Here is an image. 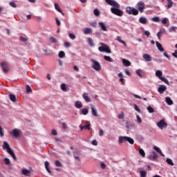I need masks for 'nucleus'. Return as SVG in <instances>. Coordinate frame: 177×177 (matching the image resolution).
<instances>
[{"label":"nucleus","instance_id":"obj_1","mask_svg":"<svg viewBox=\"0 0 177 177\" xmlns=\"http://www.w3.org/2000/svg\"><path fill=\"white\" fill-rule=\"evenodd\" d=\"M105 2L110 5V6H113L111 8V12L113 15H115L116 16H119L120 17H122V16H124V11L120 10V4L115 0H105Z\"/></svg>","mask_w":177,"mask_h":177},{"label":"nucleus","instance_id":"obj_2","mask_svg":"<svg viewBox=\"0 0 177 177\" xmlns=\"http://www.w3.org/2000/svg\"><path fill=\"white\" fill-rule=\"evenodd\" d=\"M3 148L6 149L8 154L12 157L15 161H17L16 154H15V152H13V150H12V148H10V146H9V144L6 141L3 142Z\"/></svg>","mask_w":177,"mask_h":177},{"label":"nucleus","instance_id":"obj_3","mask_svg":"<svg viewBox=\"0 0 177 177\" xmlns=\"http://www.w3.org/2000/svg\"><path fill=\"white\" fill-rule=\"evenodd\" d=\"M124 142H129L130 145H133V143H135V140H133V139L131 138V137H128V136L119 137L118 143L121 145V143H124Z\"/></svg>","mask_w":177,"mask_h":177},{"label":"nucleus","instance_id":"obj_4","mask_svg":"<svg viewBox=\"0 0 177 177\" xmlns=\"http://www.w3.org/2000/svg\"><path fill=\"white\" fill-rule=\"evenodd\" d=\"M101 46L98 47V50L100 52H105L106 53H111V50L109 47V46L104 44V43L101 42L100 44Z\"/></svg>","mask_w":177,"mask_h":177},{"label":"nucleus","instance_id":"obj_5","mask_svg":"<svg viewBox=\"0 0 177 177\" xmlns=\"http://www.w3.org/2000/svg\"><path fill=\"white\" fill-rule=\"evenodd\" d=\"M126 12L128 15H133V16H138L139 15V10H136L133 7H127L126 8Z\"/></svg>","mask_w":177,"mask_h":177},{"label":"nucleus","instance_id":"obj_6","mask_svg":"<svg viewBox=\"0 0 177 177\" xmlns=\"http://www.w3.org/2000/svg\"><path fill=\"white\" fill-rule=\"evenodd\" d=\"M92 62V68L95 70V71H100L102 70V65H100V63L99 62L95 60L94 59H91Z\"/></svg>","mask_w":177,"mask_h":177},{"label":"nucleus","instance_id":"obj_7","mask_svg":"<svg viewBox=\"0 0 177 177\" xmlns=\"http://www.w3.org/2000/svg\"><path fill=\"white\" fill-rule=\"evenodd\" d=\"M23 134V131L19 129H14L11 132V135L15 139H17V138H20Z\"/></svg>","mask_w":177,"mask_h":177},{"label":"nucleus","instance_id":"obj_8","mask_svg":"<svg viewBox=\"0 0 177 177\" xmlns=\"http://www.w3.org/2000/svg\"><path fill=\"white\" fill-rule=\"evenodd\" d=\"M136 6H137L138 10H139L140 13H143V12H145L146 5L145 4V3H143V1H139L136 4Z\"/></svg>","mask_w":177,"mask_h":177},{"label":"nucleus","instance_id":"obj_9","mask_svg":"<svg viewBox=\"0 0 177 177\" xmlns=\"http://www.w3.org/2000/svg\"><path fill=\"white\" fill-rule=\"evenodd\" d=\"M157 127L160 128V129H164V128H167L168 127V124L165 122L164 120H161L157 123Z\"/></svg>","mask_w":177,"mask_h":177},{"label":"nucleus","instance_id":"obj_10","mask_svg":"<svg viewBox=\"0 0 177 177\" xmlns=\"http://www.w3.org/2000/svg\"><path fill=\"white\" fill-rule=\"evenodd\" d=\"M1 66L2 67L3 73H9V66L8 65V64H6V62H1Z\"/></svg>","mask_w":177,"mask_h":177},{"label":"nucleus","instance_id":"obj_11","mask_svg":"<svg viewBox=\"0 0 177 177\" xmlns=\"http://www.w3.org/2000/svg\"><path fill=\"white\" fill-rule=\"evenodd\" d=\"M149 160H151V161H154L158 158V156H157V153L156 151H153L152 154L149 155L148 156Z\"/></svg>","mask_w":177,"mask_h":177},{"label":"nucleus","instance_id":"obj_12","mask_svg":"<svg viewBox=\"0 0 177 177\" xmlns=\"http://www.w3.org/2000/svg\"><path fill=\"white\" fill-rule=\"evenodd\" d=\"M21 174L24 176H31V171L27 169H23L21 170Z\"/></svg>","mask_w":177,"mask_h":177},{"label":"nucleus","instance_id":"obj_13","mask_svg":"<svg viewBox=\"0 0 177 177\" xmlns=\"http://www.w3.org/2000/svg\"><path fill=\"white\" fill-rule=\"evenodd\" d=\"M165 91H167V86H164V85H160L158 89V91L160 95H162V93H164Z\"/></svg>","mask_w":177,"mask_h":177},{"label":"nucleus","instance_id":"obj_14","mask_svg":"<svg viewBox=\"0 0 177 177\" xmlns=\"http://www.w3.org/2000/svg\"><path fill=\"white\" fill-rule=\"evenodd\" d=\"M165 34V28H162L160 29V31L157 33V37L158 38V39H161V36Z\"/></svg>","mask_w":177,"mask_h":177},{"label":"nucleus","instance_id":"obj_15","mask_svg":"<svg viewBox=\"0 0 177 177\" xmlns=\"http://www.w3.org/2000/svg\"><path fill=\"white\" fill-rule=\"evenodd\" d=\"M142 57L145 62H151V56L149 54H143Z\"/></svg>","mask_w":177,"mask_h":177},{"label":"nucleus","instance_id":"obj_16","mask_svg":"<svg viewBox=\"0 0 177 177\" xmlns=\"http://www.w3.org/2000/svg\"><path fill=\"white\" fill-rule=\"evenodd\" d=\"M82 97L87 102H91V98L89 97V96H88V93H84L82 94Z\"/></svg>","mask_w":177,"mask_h":177},{"label":"nucleus","instance_id":"obj_17","mask_svg":"<svg viewBox=\"0 0 177 177\" xmlns=\"http://www.w3.org/2000/svg\"><path fill=\"white\" fill-rule=\"evenodd\" d=\"M136 73L137 75H138V77H140V78H142L143 74H145V73H143V70H142V69H137L136 71Z\"/></svg>","mask_w":177,"mask_h":177},{"label":"nucleus","instance_id":"obj_18","mask_svg":"<svg viewBox=\"0 0 177 177\" xmlns=\"http://www.w3.org/2000/svg\"><path fill=\"white\" fill-rule=\"evenodd\" d=\"M44 165H45V168H46L47 172H48L50 175H52V171H50V169H49V162L46 161V162H44Z\"/></svg>","mask_w":177,"mask_h":177},{"label":"nucleus","instance_id":"obj_19","mask_svg":"<svg viewBox=\"0 0 177 177\" xmlns=\"http://www.w3.org/2000/svg\"><path fill=\"white\" fill-rule=\"evenodd\" d=\"M98 24H99L100 27H101V29L102 30V31H108L107 26L106 25H104V23L99 22Z\"/></svg>","mask_w":177,"mask_h":177},{"label":"nucleus","instance_id":"obj_20","mask_svg":"<svg viewBox=\"0 0 177 177\" xmlns=\"http://www.w3.org/2000/svg\"><path fill=\"white\" fill-rule=\"evenodd\" d=\"M156 47L158 48V50H160V52H164V48H162V46L161 45V44H160V42L156 41Z\"/></svg>","mask_w":177,"mask_h":177},{"label":"nucleus","instance_id":"obj_21","mask_svg":"<svg viewBox=\"0 0 177 177\" xmlns=\"http://www.w3.org/2000/svg\"><path fill=\"white\" fill-rule=\"evenodd\" d=\"M165 102L167 104H169V106H171V104H174V101H172V100L169 97H167L165 98Z\"/></svg>","mask_w":177,"mask_h":177},{"label":"nucleus","instance_id":"obj_22","mask_svg":"<svg viewBox=\"0 0 177 177\" xmlns=\"http://www.w3.org/2000/svg\"><path fill=\"white\" fill-rule=\"evenodd\" d=\"M84 34L88 35V34H92V28H86L84 30Z\"/></svg>","mask_w":177,"mask_h":177},{"label":"nucleus","instance_id":"obj_23","mask_svg":"<svg viewBox=\"0 0 177 177\" xmlns=\"http://www.w3.org/2000/svg\"><path fill=\"white\" fill-rule=\"evenodd\" d=\"M75 107H76V109H82V102L76 101L75 103Z\"/></svg>","mask_w":177,"mask_h":177},{"label":"nucleus","instance_id":"obj_24","mask_svg":"<svg viewBox=\"0 0 177 177\" xmlns=\"http://www.w3.org/2000/svg\"><path fill=\"white\" fill-rule=\"evenodd\" d=\"M10 97V100H11V102H13L14 103L15 102H17V98H16V95H15L14 94H10L9 95Z\"/></svg>","mask_w":177,"mask_h":177},{"label":"nucleus","instance_id":"obj_25","mask_svg":"<svg viewBox=\"0 0 177 177\" xmlns=\"http://www.w3.org/2000/svg\"><path fill=\"white\" fill-rule=\"evenodd\" d=\"M122 63L124 66H126V67H129V66H131V62L128 61L127 59H123Z\"/></svg>","mask_w":177,"mask_h":177},{"label":"nucleus","instance_id":"obj_26","mask_svg":"<svg viewBox=\"0 0 177 177\" xmlns=\"http://www.w3.org/2000/svg\"><path fill=\"white\" fill-rule=\"evenodd\" d=\"M153 150H156V151H157V153H159V154H160V156H162V157L165 156L162 154V151H161V149H160V148H158V147L153 146Z\"/></svg>","mask_w":177,"mask_h":177},{"label":"nucleus","instance_id":"obj_27","mask_svg":"<svg viewBox=\"0 0 177 177\" xmlns=\"http://www.w3.org/2000/svg\"><path fill=\"white\" fill-rule=\"evenodd\" d=\"M139 22L141 23V24H146L147 23V19L143 17H141L139 19Z\"/></svg>","mask_w":177,"mask_h":177},{"label":"nucleus","instance_id":"obj_28","mask_svg":"<svg viewBox=\"0 0 177 177\" xmlns=\"http://www.w3.org/2000/svg\"><path fill=\"white\" fill-rule=\"evenodd\" d=\"M167 9H171V8L174 6V1H172V0H167Z\"/></svg>","mask_w":177,"mask_h":177},{"label":"nucleus","instance_id":"obj_29","mask_svg":"<svg viewBox=\"0 0 177 177\" xmlns=\"http://www.w3.org/2000/svg\"><path fill=\"white\" fill-rule=\"evenodd\" d=\"M87 41H88V45H90L91 47L95 46V44L93 43V40L92 39V38L91 37L87 38Z\"/></svg>","mask_w":177,"mask_h":177},{"label":"nucleus","instance_id":"obj_30","mask_svg":"<svg viewBox=\"0 0 177 177\" xmlns=\"http://www.w3.org/2000/svg\"><path fill=\"white\" fill-rule=\"evenodd\" d=\"M91 113L94 117H97V111L93 107H91Z\"/></svg>","mask_w":177,"mask_h":177},{"label":"nucleus","instance_id":"obj_31","mask_svg":"<svg viewBox=\"0 0 177 177\" xmlns=\"http://www.w3.org/2000/svg\"><path fill=\"white\" fill-rule=\"evenodd\" d=\"M116 40L118 41V42H120V44H122L124 46L127 47V43H125L122 39H121V37H117Z\"/></svg>","mask_w":177,"mask_h":177},{"label":"nucleus","instance_id":"obj_32","mask_svg":"<svg viewBox=\"0 0 177 177\" xmlns=\"http://www.w3.org/2000/svg\"><path fill=\"white\" fill-rule=\"evenodd\" d=\"M166 162H167V164H169V165H171V167H174V162L172 161V159H171V158H167Z\"/></svg>","mask_w":177,"mask_h":177},{"label":"nucleus","instance_id":"obj_33","mask_svg":"<svg viewBox=\"0 0 177 177\" xmlns=\"http://www.w3.org/2000/svg\"><path fill=\"white\" fill-rule=\"evenodd\" d=\"M104 60H106V62H114V60H113V59L110 57V56L105 55V56L104 57Z\"/></svg>","mask_w":177,"mask_h":177},{"label":"nucleus","instance_id":"obj_34","mask_svg":"<svg viewBox=\"0 0 177 177\" xmlns=\"http://www.w3.org/2000/svg\"><path fill=\"white\" fill-rule=\"evenodd\" d=\"M139 154H140L142 157H145L146 156V153H145V150H143V149L142 148L139 149Z\"/></svg>","mask_w":177,"mask_h":177},{"label":"nucleus","instance_id":"obj_35","mask_svg":"<svg viewBox=\"0 0 177 177\" xmlns=\"http://www.w3.org/2000/svg\"><path fill=\"white\" fill-rule=\"evenodd\" d=\"M156 77H158V78H160L161 77H162V72L161 71H156Z\"/></svg>","mask_w":177,"mask_h":177},{"label":"nucleus","instance_id":"obj_36","mask_svg":"<svg viewBox=\"0 0 177 177\" xmlns=\"http://www.w3.org/2000/svg\"><path fill=\"white\" fill-rule=\"evenodd\" d=\"M55 8L59 12V13H62V9L60 8V6L57 3H55Z\"/></svg>","mask_w":177,"mask_h":177},{"label":"nucleus","instance_id":"obj_37","mask_svg":"<svg viewBox=\"0 0 177 177\" xmlns=\"http://www.w3.org/2000/svg\"><path fill=\"white\" fill-rule=\"evenodd\" d=\"M82 111V114H83V115H86V114H88L89 113V111L88 110V109H82L81 110Z\"/></svg>","mask_w":177,"mask_h":177},{"label":"nucleus","instance_id":"obj_38","mask_svg":"<svg viewBox=\"0 0 177 177\" xmlns=\"http://www.w3.org/2000/svg\"><path fill=\"white\" fill-rule=\"evenodd\" d=\"M59 57H60L61 59H63V57H64V56H66V53H64V51H60L58 54Z\"/></svg>","mask_w":177,"mask_h":177},{"label":"nucleus","instance_id":"obj_39","mask_svg":"<svg viewBox=\"0 0 177 177\" xmlns=\"http://www.w3.org/2000/svg\"><path fill=\"white\" fill-rule=\"evenodd\" d=\"M152 21H155V23H160V17H154L151 19Z\"/></svg>","mask_w":177,"mask_h":177},{"label":"nucleus","instance_id":"obj_40","mask_svg":"<svg viewBox=\"0 0 177 177\" xmlns=\"http://www.w3.org/2000/svg\"><path fill=\"white\" fill-rule=\"evenodd\" d=\"M87 124L84 126V129H88V131H91V124L86 122Z\"/></svg>","mask_w":177,"mask_h":177},{"label":"nucleus","instance_id":"obj_41","mask_svg":"<svg viewBox=\"0 0 177 177\" xmlns=\"http://www.w3.org/2000/svg\"><path fill=\"white\" fill-rule=\"evenodd\" d=\"M133 127H134V125L133 124H129L128 122H127V123H126V128L127 129H132V128H133Z\"/></svg>","mask_w":177,"mask_h":177},{"label":"nucleus","instance_id":"obj_42","mask_svg":"<svg viewBox=\"0 0 177 177\" xmlns=\"http://www.w3.org/2000/svg\"><path fill=\"white\" fill-rule=\"evenodd\" d=\"M93 13H94L95 16H97V17L100 16V11H99V10H97V9H95L93 11Z\"/></svg>","mask_w":177,"mask_h":177},{"label":"nucleus","instance_id":"obj_43","mask_svg":"<svg viewBox=\"0 0 177 177\" xmlns=\"http://www.w3.org/2000/svg\"><path fill=\"white\" fill-rule=\"evenodd\" d=\"M147 110H148L149 113H150L156 112V111L153 109V107H151L150 106H149L147 107Z\"/></svg>","mask_w":177,"mask_h":177},{"label":"nucleus","instance_id":"obj_44","mask_svg":"<svg viewBox=\"0 0 177 177\" xmlns=\"http://www.w3.org/2000/svg\"><path fill=\"white\" fill-rule=\"evenodd\" d=\"M140 177H146V176L147 175V172H146L145 171H140Z\"/></svg>","mask_w":177,"mask_h":177},{"label":"nucleus","instance_id":"obj_45","mask_svg":"<svg viewBox=\"0 0 177 177\" xmlns=\"http://www.w3.org/2000/svg\"><path fill=\"white\" fill-rule=\"evenodd\" d=\"M10 6H12V8H17V5L15 1H10L9 3Z\"/></svg>","mask_w":177,"mask_h":177},{"label":"nucleus","instance_id":"obj_46","mask_svg":"<svg viewBox=\"0 0 177 177\" xmlns=\"http://www.w3.org/2000/svg\"><path fill=\"white\" fill-rule=\"evenodd\" d=\"M61 89H62V91H64V92H66V91L67 89V88L66 87V84L62 83L61 84Z\"/></svg>","mask_w":177,"mask_h":177},{"label":"nucleus","instance_id":"obj_47","mask_svg":"<svg viewBox=\"0 0 177 177\" xmlns=\"http://www.w3.org/2000/svg\"><path fill=\"white\" fill-rule=\"evenodd\" d=\"M26 92L27 93H31V92H32L31 87L28 85H26Z\"/></svg>","mask_w":177,"mask_h":177},{"label":"nucleus","instance_id":"obj_48","mask_svg":"<svg viewBox=\"0 0 177 177\" xmlns=\"http://www.w3.org/2000/svg\"><path fill=\"white\" fill-rule=\"evenodd\" d=\"M49 39H50V42H51L52 44H56V42H57L56 38H55V37H50L49 38Z\"/></svg>","mask_w":177,"mask_h":177},{"label":"nucleus","instance_id":"obj_49","mask_svg":"<svg viewBox=\"0 0 177 177\" xmlns=\"http://www.w3.org/2000/svg\"><path fill=\"white\" fill-rule=\"evenodd\" d=\"M177 27L176 26H172L171 28H170L169 29V32H175L176 30Z\"/></svg>","mask_w":177,"mask_h":177},{"label":"nucleus","instance_id":"obj_50","mask_svg":"<svg viewBox=\"0 0 177 177\" xmlns=\"http://www.w3.org/2000/svg\"><path fill=\"white\" fill-rule=\"evenodd\" d=\"M55 165L57 167H63V165L59 160H56L55 162Z\"/></svg>","mask_w":177,"mask_h":177},{"label":"nucleus","instance_id":"obj_51","mask_svg":"<svg viewBox=\"0 0 177 177\" xmlns=\"http://www.w3.org/2000/svg\"><path fill=\"white\" fill-rule=\"evenodd\" d=\"M4 162L6 164V165H9L10 164V160H9L8 158H4Z\"/></svg>","mask_w":177,"mask_h":177},{"label":"nucleus","instance_id":"obj_52","mask_svg":"<svg viewBox=\"0 0 177 177\" xmlns=\"http://www.w3.org/2000/svg\"><path fill=\"white\" fill-rule=\"evenodd\" d=\"M5 134L3 133V128L0 125V136L2 138Z\"/></svg>","mask_w":177,"mask_h":177},{"label":"nucleus","instance_id":"obj_53","mask_svg":"<svg viewBox=\"0 0 177 177\" xmlns=\"http://www.w3.org/2000/svg\"><path fill=\"white\" fill-rule=\"evenodd\" d=\"M134 109L136 110V111H138V113H140V109H139V106H138V105L134 104Z\"/></svg>","mask_w":177,"mask_h":177},{"label":"nucleus","instance_id":"obj_54","mask_svg":"<svg viewBox=\"0 0 177 177\" xmlns=\"http://www.w3.org/2000/svg\"><path fill=\"white\" fill-rule=\"evenodd\" d=\"M68 37L71 38V39H75V35L69 33Z\"/></svg>","mask_w":177,"mask_h":177},{"label":"nucleus","instance_id":"obj_55","mask_svg":"<svg viewBox=\"0 0 177 177\" xmlns=\"http://www.w3.org/2000/svg\"><path fill=\"white\" fill-rule=\"evenodd\" d=\"M103 135H104V131H103V129H100V130H99V136H103Z\"/></svg>","mask_w":177,"mask_h":177},{"label":"nucleus","instance_id":"obj_56","mask_svg":"<svg viewBox=\"0 0 177 177\" xmlns=\"http://www.w3.org/2000/svg\"><path fill=\"white\" fill-rule=\"evenodd\" d=\"M64 46H65V48H70V46H71V44L69 42H65Z\"/></svg>","mask_w":177,"mask_h":177},{"label":"nucleus","instance_id":"obj_57","mask_svg":"<svg viewBox=\"0 0 177 177\" xmlns=\"http://www.w3.org/2000/svg\"><path fill=\"white\" fill-rule=\"evenodd\" d=\"M55 21H56V24H57V26H60L62 24V22L60 21L59 18H55Z\"/></svg>","mask_w":177,"mask_h":177},{"label":"nucleus","instance_id":"obj_58","mask_svg":"<svg viewBox=\"0 0 177 177\" xmlns=\"http://www.w3.org/2000/svg\"><path fill=\"white\" fill-rule=\"evenodd\" d=\"M137 121L138 124H142V118H140V116L137 115Z\"/></svg>","mask_w":177,"mask_h":177},{"label":"nucleus","instance_id":"obj_59","mask_svg":"<svg viewBox=\"0 0 177 177\" xmlns=\"http://www.w3.org/2000/svg\"><path fill=\"white\" fill-rule=\"evenodd\" d=\"M118 118L119 120H122L125 116L124 115V113H121L120 115H118Z\"/></svg>","mask_w":177,"mask_h":177},{"label":"nucleus","instance_id":"obj_60","mask_svg":"<svg viewBox=\"0 0 177 177\" xmlns=\"http://www.w3.org/2000/svg\"><path fill=\"white\" fill-rule=\"evenodd\" d=\"M91 144L93 145V146H97V142L96 140H93Z\"/></svg>","mask_w":177,"mask_h":177},{"label":"nucleus","instance_id":"obj_61","mask_svg":"<svg viewBox=\"0 0 177 177\" xmlns=\"http://www.w3.org/2000/svg\"><path fill=\"white\" fill-rule=\"evenodd\" d=\"M90 25L91 26V27H96L97 26V24L96 22H91L90 24Z\"/></svg>","mask_w":177,"mask_h":177},{"label":"nucleus","instance_id":"obj_62","mask_svg":"<svg viewBox=\"0 0 177 177\" xmlns=\"http://www.w3.org/2000/svg\"><path fill=\"white\" fill-rule=\"evenodd\" d=\"M163 55H164V56H165V57H167V59H169H169H171V57L168 55V53H167V52H165V53H163Z\"/></svg>","mask_w":177,"mask_h":177},{"label":"nucleus","instance_id":"obj_63","mask_svg":"<svg viewBox=\"0 0 177 177\" xmlns=\"http://www.w3.org/2000/svg\"><path fill=\"white\" fill-rule=\"evenodd\" d=\"M167 21H168V19H167V18H165V19H163L162 20V23L163 24H167Z\"/></svg>","mask_w":177,"mask_h":177},{"label":"nucleus","instance_id":"obj_64","mask_svg":"<svg viewBox=\"0 0 177 177\" xmlns=\"http://www.w3.org/2000/svg\"><path fill=\"white\" fill-rule=\"evenodd\" d=\"M100 167H101L102 169H104L106 168V164L102 162L100 164Z\"/></svg>","mask_w":177,"mask_h":177}]
</instances>
